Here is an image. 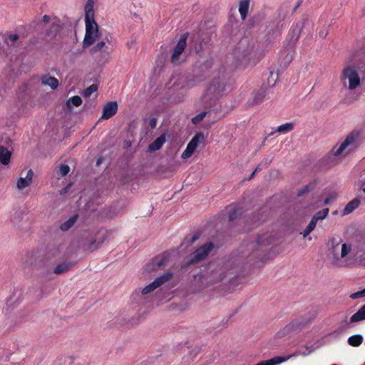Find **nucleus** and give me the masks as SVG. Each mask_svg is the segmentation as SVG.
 Returning a JSON list of instances; mask_svg holds the SVG:
<instances>
[{
  "label": "nucleus",
  "instance_id": "f257e3e1",
  "mask_svg": "<svg viewBox=\"0 0 365 365\" xmlns=\"http://www.w3.org/2000/svg\"><path fill=\"white\" fill-rule=\"evenodd\" d=\"M272 241L273 237L268 232L244 240L240 247L241 257L251 264L266 259Z\"/></svg>",
  "mask_w": 365,
  "mask_h": 365
},
{
  "label": "nucleus",
  "instance_id": "f03ea898",
  "mask_svg": "<svg viewBox=\"0 0 365 365\" xmlns=\"http://www.w3.org/2000/svg\"><path fill=\"white\" fill-rule=\"evenodd\" d=\"M232 55L236 66L245 68L249 65H255L259 61L262 50L257 40L245 36L235 46Z\"/></svg>",
  "mask_w": 365,
  "mask_h": 365
},
{
  "label": "nucleus",
  "instance_id": "7ed1b4c3",
  "mask_svg": "<svg viewBox=\"0 0 365 365\" xmlns=\"http://www.w3.org/2000/svg\"><path fill=\"white\" fill-rule=\"evenodd\" d=\"M241 269L239 264H237V260L231 258L220 267L212 269L209 274L203 275V277L207 282L212 284L223 281L229 282L237 277Z\"/></svg>",
  "mask_w": 365,
  "mask_h": 365
},
{
  "label": "nucleus",
  "instance_id": "20e7f679",
  "mask_svg": "<svg viewBox=\"0 0 365 365\" xmlns=\"http://www.w3.org/2000/svg\"><path fill=\"white\" fill-rule=\"evenodd\" d=\"M93 1L88 0L85 6L86 34L83 41V48H88L93 45L100 36L98 24L94 19Z\"/></svg>",
  "mask_w": 365,
  "mask_h": 365
},
{
  "label": "nucleus",
  "instance_id": "39448f33",
  "mask_svg": "<svg viewBox=\"0 0 365 365\" xmlns=\"http://www.w3.org/2000/svg\"><path fill=\"white\" fill-rule=\"evenodd\" d=\"M59 255L60 251L56 247L44 252L37 250L31 255V264L44 273H49L53 270V267L56 263Z\"/></svg>",
  "mask_w": 365,
  "mask_h": 365
},
{
  "label": "nucleus",
  "instance_id": "423d86ee",
  "mask_svg": "<svg viewBox=\"0 0 365 365\" xmlns=\"http://www.w3.org/2000/svg\"><path fill=\"white\" fill-rule=\"evenodd\" d=\"M225 86L224 77L218 75L213 78L205 93L201 97L202 103L205 108H211L216 106L218 99L222 96Z\"/></svg>",
  "mask_w": 365,
  "mask_h": 365
},
{
  "label": "nucleus",
  "instance_id": "0eeeda50",
  "mask_svg": "<svg viewBox=\"0 0 365 365\" xmlns=\"http://www.w3.org/2000/svg\"><path fill=\"white\" fill-rule=\"evenodd\" d=\"M286 16L285 11L279 9L276 16L267 22L264 29V38L267 44H270L277 36H280Z\"/></svg>",
  "mask_w": 365,
  "mask_h": 365
},
{
  "label": "nucleus",
  "instance_id": "6e6552de",
  "mask_svg": "<svg viewBox=\"0 0 365 365\" xmlns=\"http://www.w3.org/2000/svg\"><path fill=\"white\" fill-rule=\"evenodd\" d=\"M214 248L212 242H207L190 253L186 260L180 265L181 270L187 271L188 269L202 262L208 256L210 251Z\"/></svg>",
  "mask_w": 365,
  "mask_h": 365
},
{
  "label": "nucleus",
  "instance_id": "1a4fd4ad",
  "mask_svg": "<svg viewBox=\"0 0 365 365\" xmlns=\"http://www.w3.org/2000/svg\"><path fill=\"white\" fill-rule=\"evenodd\" d=\"M212 67V62L208 60L196 63L192 71V78L187 81V85L193 87L196 83L205 81L210 76Z\"/></svg>",
  "mask_w": 365,
  "mask_h": 365
},
{
  "label": "nucleus",
  "instance_id": "9d476101",
  "mask_svg": "<svg viewBox=\"0 0 365 365\" xmlns=\"http://www.w3.org/2000/svg\"><path fill=\"white\" fill-rule=\"evenodd\" d=\"M307 22L308 19L303 18L292 25L287 35V40L289 45L292 46H295L299 38L302 29L304 28Z\"/></svg>",
  "mask_w": 365,
  "mask_h": 365
},
{
  "label": "nucleus",
  "instance_id": "9b49d317",
  "mask_svg": "<svg viewBox=\"0 0 365 365\" xmlns=\"http://www.w3.org/2000/svg\"><path fill=\"white\" fill-rule=\"evenodd\" d=\"M187 36L188 33H185L181 35L177 44L174 47L173 53L170 58V61L173 64L178 65L180 63V57L186 47Z\"/></svg>",
  "mask_w": 365,
  "mask_h": 365
},
{
  "label": "nucleus",
  "instance_id": "f8f14e48",
  "mask_svg": "<svg viewBox=\"0 0 365 365\" xmlns=\"http://www.w3.org/2000/svg\"><path fill=\"white\" fill-rule=\"evenodd\" d=\"M344 78H349L350 90L355 89L360 84V78L357 71L353 66H347L343 71Z\"/></svg>",
  "mask_w": 365,
  "mask_h": 365
},
{
  "label": "nucleus",
  "instance_id": "ddd939ff",
  "mask_svg": "<svg viewBox=\"0 0 365 365\" xmlns=\"http://www.w3.org/2000/svg\"><path fill=\"white\" fill-rule=\"evenodd\" d=\"M63 26L60 23V20L56 19L52 22L50 27L46 31L45 36L48 41L54 40L56 36L62 31Z\"/></svg>",
  "mask_w": 365,
  "mask_h": 365
},
{
  "label": "nucleus",
  "instance_id": "4468645a",
  "mask_svg": "<svg viewBox=\"0 0 365 365\" xmlns=\"http://www.w3.org/2000/svg\"><path fill=\"white\" fill-rule=\"evenodd\" d=\"M118 103L116 101H108L103 108L101 119L108 120L113 117L118 111Z\"/></svg>",
  "mask_w": 365,
  "mask_h": 365
},
{
  "label": "nucleus",
  "instance_id": "2eb2a0df",
  "mask_svg": "<svg viewBox=\"0 0 365 365\" xmlns=\"http://www.w3.org/2000/svg\"><path fill=\"white\" fill-rule=\"evenodd\" d=\"M359 133L356 130L351 131L345 138L344 141L341 144V145L334 152V156H338L341 155V153L344 151L345 148H346L349 145L352 144L356 138L359 136Z\"/></svg>",
  "mask_w": 365,
  "mask_h": 365
},
{
  "label": "nucleus",
  "instance_id": "dca6fc26",
  "mask_svg": "<svg viewBox=\"0 0 365 365\" xmlns=\"http://www.w3.org/2000/svg\"><path fill=\"white\" fill-rule=\"evenodd\" d=\"M266 13L264 11L261 10L255 13L250 17L247 22V26L248 29H252L258 26L261 22L265 19Z\"/></svg>",
  "mask_w": 365,
  "mask_h": 365
},
{
  "label": "nucleus",
  "instance_id": "f3484780",
  "mask_svg": "<svg viewBox=\"0 0 365 365\" xmlns=\"http://www.w3.org/2000/svg\"><path fill=\"white\" fill-rule=\"evenodd\" d=\"M306 326V324L301 322L293 321L284 327L282 330V335L289 334L292 332H297Z\"/></svg>",
  "mask_w": 365,
  "mask_h": 365
},
{
  "label": "nucleus",
  "instance_id": "a211bd4d",
  "mask_svg": "<svg viewBox=\"0 0 365 365\" xmlns=\"http://www.w3.org/2000/svg\"><path fill=\"white\" fill-rule=\"evenodd\" d=\"M267 94V88L263 85L259 89L255 90L252 93L253 102L252 104H259L262 102L263 99Z\"/></svg>",
  "mask_w": 365,
  "mask_h": 365
},
{
  "label": "nucleus",
  "instance_id": "6ab92c4d",
  "mask_svg": "<svg viewBox=\"0 0 365 365\" xmlns=\"http://www.w3.org/2000/svg\"><path fill=\"white\" fill-rule=\"evenodd\" d=\"M34 176V172L31 169H30L25 178H19L17 180V187L19 190H22L28 186H29L32 182V178Z\"/></svg>",
  "mask_w": 365,
  "mask_h": 365
},
{
  "label": "nucleus",
  "instance_id": "aec40b11",
  "mask_svg": "<svg viewBox=\"0 0 365 365\" xmlns=\"http://www.w3.org/2000/svg\"><path fill=\"white\" fill-rule=\"evenodd\" d=\"M166 140V134L163 133L148 145V150L154 152L160 150Z\"/></svg>",
  "mask_w": 365,
  "mask_h": 365
},
{
  "label": "nucleus",
  "instance_id": "412c9836",
  "mask_svg": "<svg viewBox=\"0 0 365 365\" xmlns=\"http://www.w3.org/2000/svg\"><path fill=\"white\" fill-rule=\"evenodd\" d=\"M21 293L14 292L6 301V309H13L21 302Z\"/></svg>",
  "mask_w": 365,
  "mask_h": 365
},
{
  "label": "nucleus",
  "instance_id": "4be33fe9",
  "mask_svg": "<svg viewBox=\"0 0 365 365\" xmlns=\"http://www.w3.org/2000/svg\"><path fill=\"white\" fill-rule=\"evenodd\" d=\"M75 262H72L61 263L53 269L52 272L56 274H61L66 273L68 272L75 265Z\"/></svg>",
  "mask_w": 365,
  "mask_h": 365
},
{
  "label": "nucleus",
  "instance_id": "5701e85b",
  "mask_svg": "<svg viewBox=\"0 0 365 365\" xmlns=\"http://www.w3.org/2000/svg\"><path fill=\"white\" fill-rule=\"evenodd\" d=\"M12 152L9 150L4 145H0V163L7 165L10 163Z\"/></svg>",
  "mask_w": 365,
  "mask_h": 365
},
{
  "label": "nucleus",
  "instance_id": "b1692460",
  "mask_svg": "<svg viewBox=\"0 0 365 365\" xmlns=\"http://www.w3.org/2000/svg\"><path fill=\"white\" fill-rule=\"evenodd\" d=\"M169 254L168 252H164L160 256H156L151 261L153 262L154 265L160 269L167 265V262L169 259Z\"/></svg>",
  "mask_w": 365,
  "mask_h": 365
},
{
  "label": "nucleus",
  "instance_id": "393cba45",
  "mask_svg": "<svg viewBox=\"0 0 365 365\" xmlns=\"http://www.w3.org/2000/svg\"><path fill=\"white\" fill-rule=\"evenodd\" d=\"M205 140V135L202 132L197 133L188 143L187 146L195 150L198 145Z\"/></svg>",
  "mask_w": 365,
  "mask_h": 365
},
{
  "label": "nucleus",
  "instance_id": "a878e982",
  "mask_svg": "<svg viewBox=\"0 0 365 365\" xmlns=\"http://www.w3.org/2000/svg\"><path fill=\"white\" fill-rule=\"evenodd\" d=\"M360 203L361 200L357 197L349 202L347 205L345 206L344 209L343 210L342 215L344 216L351 213L353 211H354L356 208L359 207Z\"/></svg>",
  "mask_w": 365,
  "mask_h": 365
},
{
  "label": "nucleus",
  "instance_id": "bb28decb",
  "mask_svg": "<svg viewBox=\"0 0 365 365\" xmlns=\"http://www.w3.org/2000/svg\"><path fill=\"white\" fill-rule=\"evenodd\" d=\"M201 235L200 232H196L192 236H187L185 237L184 240L180 245L181 247H184L185 249L190 247L196 240H197Z\"/></svg>",
  "mask_w": 365,
  "mask_h": 365
},
{
  "label": "nucleus",
  "instance_id": "cd10ccee",
  "mask_svg": "<svg viewBox=\"0 0 365 365\" xmlns=\"http://www.w3.org/2000/svg\"><path fill=\"white\" fill-rule=\"evenodd\" d=\"M250 0H240L239 12L242 20H245L248 14Z\"/></svg>",
  "mask_w": 365,
  "mask_h": 365
},
{
  "label": "nucleus",
  "instance_id": "c85d7f7f",
  "mask_svg": "<svg viewBox=\"0 0 365 365\" xmlns=\"http://www.w3.org/2000/svg\"><path fill=\"white\" fill-rule=\"evenodd\" d=\"M317 181L313 180L309 182L307 185L301 187L297 192V196L301 197L305 194L309 193V192L314 190L317 186Z\"/></svg>",
  "mask_w": 365,
  "mask_h": 365
},
{
  "label": "nucleus",
  "instance_id": "c756f323",
  "mask_svg": "<svg viewBox=\"0 0 365 365\" xmlns=\"http://www.w3.org/2000/svg\"><path fill=\"white\" fill-rule=\"evenodd\" d=\"M365 320V304L350 317V322H358Z\"/></svg>",
  "mask_w": 365,
  "mask_h": 365
},
{
  "label": "nucleus",
  "instance_id": "7c9ffc66",
  "mask_svg": "<svg viewBox=\"0 0 365 365\" xmlns=\"http://www.w3.org/2000/svg\"><path fill=\"white\" fill-rule=\"evenodd\" d=\"M78 215H74L72 217H71L68 220H67L66 222L62 223L60 226V229L63 232H66L69 229H71L74 224L78 220Z\"/></svg>",
  "mask_w": 365,
  "mask_h": 365
},
{
  "label": "nucleus",
  "instance_id": "2f4dec72",
  "mask_svg": "<svg viewBox=\"0 0 365 365\" xmlns=\"http://www.w3.org/2000/svg\"><path fill=\"white\" fill-rule=\"evenodd\" d=\"M82 103V99L78 96H74L66 101V105L68 110L71 112L73 106H79Z\"/></svg>",
  "mask_w": 365,
  "mask_h": 365
},
{
  "label": "nucleus",
  "instance_id": "473e14b6",
  "mask_svg": "<svg viewBox=\"0 0 365 365\" xmlns=\"http://www.w3.org/2000/svg\"><path fill=\"white\" fill-rule=\"evenodd\" d=\"M364 340V337L361 334H354L349 337L348 344L354 347L360 346Z\"/></svg>",
  "mask_w": 365,
  "mask_h": 365
},
{
  "label": "nucleus",
  "instance_id": "72a5a7b5",
  "mask_svg": "<svg viewBox=\"0 0 365 365\" xmlns=\"http://www.w3.org/2000/svg\"><path fill=\"white\" fill-rule=\"evenodd\" d=\"M242 215V208L240 207H232L228 212V219L230 221H234Z\"/></svg>",
  "mask_w": 365,
  "mask_h": 365
},
{
  "label": "nucleus",
  "instance_id": "f704fd0d",
  "mask_svg": "<svg viewBox=\"0 0 365 365\" xmlns=\"http://www.w3.org/2000/svg\"><path fill=\"white\" fill-rule=\"evenodd\" d=\"M42 83L48 86L51 89H56L58 86V79L52 76H45L42 80Z\"/></svg>",
  "mask_w": 365,
  "mask_h": 365
},
{
  "label": "nucleus",
  "instance_id": "c9c22d12",
  "mask_svg": "<svg viewBox=\"0 0 365 365\" xmlns=\"http://www.w3.org/2000/svg\"><path fill=\"white\" fill-rule=\"evenodd\" d=\"M318 221L314 217H312L307 227L304 230L303 232H300L304 237H307L316 227Z\"/></svg>",
  "mask_w": 365,
  "mask_h": 365
},
{
  "label": "nucleus",
  "instance_id": "e433bc0d",
  "mask_svg": "<svg viewBox=\"0 0 365 365\" xmlns=\"http://www.w3.org/2000/svg\"><path fill=\"white\" fill-rule=\"evenodd\" d=\"M293 129L294 123L292 122H289L278 126L276 131L279 133H287L292 131Z\"/></svg>",
  "mask_w": 365,
  "mask_h": 365
},
{
  "label": "nucleus",
  "instance_id": "4c0bfd02",
  "mask_svg": "<svg viewBox=\"0 0 365 365\" xmlns=\"http://www.w3.org/2000/svg\"><path fill=\"white\" fill-rule=\"evenodd\" d=\"M353 322H350V320L347 321V317H345L344 320L341 323L340 326L334 331V333L336 334H342L349 328V324H352Z\"/></svg>",
  "mask_w": 365,
  "mask_h": 365
},
{
  "label": "nucleus",
  "instance_id": "58836bf2",
  "mask_svg": "<svg viewBox=\"0 0 365 365\" xmlns=\"http://www.w3.org/2000/svg\"><path fill=\"white\" fill-rule=\"evenodd\" d=\"M278 78V73H275L273 71L269 72V76L267 78V86H265L267 88H273Z\"/></svg>",
  "mask_w": 365,
  "mask_h": 365
},
{
  "label": "nucleus",
  "instance_id": "ea45409f",
  "mask_svg": "<svg viewBox=\"0 0 365 365\" xmlns=\"http://www.w3.org/2000/svg\"><path fill=\"white\" fill-rule=\"evenodd\" d=\"M143 294H141V290L136 289L131 295L132 302H135L138 304L142 303L144 300V297H143Z\"/></svg>",
  "mask_w": 365,
  "mask_h": 365
},
{
  "label": "nucleus",
  "instance_id": "a19ab883",
  "mask_svg": "<svg viewBox=\"0 0 365 365\" xmlns=\"http://www.w3.org/2000/svg\"><path fill=\"white\" fill-rule=\"evenodd\" d=\"M98 85L96 83H93L91 86H89L88 88H86L82 93V95L88 98L91 96V95L96 92L98 90Z\"/></svg>",
  "mask_w": 365,
  "mask_h": 365
},
{
  "label": "nucleus",
  "instance_id": "79ce46f5",
  "mask_svg": "<svg viewBox=\"0 0 365 365\" xmlns=\"http://www.w3.org/2000/svg\"><path fill=\"white\" fill-rule=\"evenodd\" d=\"M329 212V208H324L322 210L318 211L314 216L317 221L322 220L327 217Z\"/></svg>",
  "mask_w": 365,
  "mask_h": 365
},
{
  "label": "nucleus",
  "instance_id": "37998d69",
  "mask_svg": "<svg viewBox=\"0 0 365 365\" xmlns=\"http://www.w3.org/2000/svg\"><path fill=\"white\" fill-rule=\"evenodd\" d=\"M51 19V17L50 16L46 14L43 16V19L41 21H39L38 22H36V21H34L31 24V26L33 27L34 29H38L37 27H41L42 26L43 24H46L49 21V20Z\"/></svg>",
  "mask_w": 365,
  "mask_h": 365
},
{
  "label": "nucleus",
  "instance_id": "c03bdc74",
  "mask_svg": "<svg viewBox=\"0 0 365 365\" xmlns=\"http://www.w3.org/2000/svg\"><path fill=\"white\" fill-rule=\"evenodd\" d=\"M333 161V157L332 155H328V156H325L324 158H323L322 159L320 160L319 161V165L320 166H324V167H331L332 166V163Z\"/></svg>",
  "mask_w": 365,
  "mask_h": 365
},
{
  "label": "nucleus",
  "instance_id": "a18cd8bd",
  "mask_svg": "<svg viewBox=\"0 0 365 365\" xmlns=\"http://www.w3.org/2000/svg\"><path fill=\"white\" fill-rule=\"evenodd\" d=\"M5 42L8 44V45H11L13 46L14 44V43L18 40L19 39V36L18 34H9V35H7L6 37H5Z\"/></svg>",
  "mask_w": 365,
  "mask_h": 365
},
{
  "label": "nucleus",
  "instance_id": "49530a36",
  "mask_svg": "<svg viewBox=\"0 0 365 365\" xmlns=\"http://www.w3.org/2000/svg\"><path fill=\"white\" fill-rule=\"evenodd\" d=\"M207 113H208V112L206 110H204V111L200 113L199 114L196 115L191 119L192 123L193 124H198L200 122H201L203 120V118L206 116Z\"/></svg>",
  "mask_w": 365,
  "mask_h": 365
},
{
  "label": "nucleus",
  "instance_id": "de8ad7c7",
  "mask_svg": "<svg viewBox=\"0 0 365 365\" xmlns=\"http://www.w3.org/2000/svg\"><path fill=\"white\" fill-rule=\"evenodd\" d=\"M140 323V317L138 315L131 317L128 322H125L128 327H133Z\"/></svg>",
  "mask_w": 365,
  "mask_h": 365
},
{
  "label": "nucleus",
  "instance_id": "09e8293b",
  "mask_svg": "<svg viewBox=\"0 0 365 365\" xmlns=\"http://www.w3.org/2000/svg\"><path fill=\"white\" fill-rule=\"evenodd\" d=\"M173 277V273L171 272H166L164 274L157 277L158 280H160V283L163 284L165 282L169 281Z\"/></svg>",
  "mask_w": 365,
  "mask_h": 365
},
{
  "label": "nucleus",
  "instance_id": "8fccbe9b",
  "mask_svg": "<svg viewBox=\"0 0 365 365\" xmlns=\"http://www.w3.org/2000/svg\"><path fill=\"white\" fill-rule=\"evenodd\" d=\"M70 172V167L66 164L61 165L59 168V175L61 177H64L68 174Z\"/></svg>",
  "mask_w": 365,
  "mask_h": 365
},
{
  "label": "nucleus",
  "instance_id": "3c124183",
  "mask_svg": "<svg viewBox=\"0 0 365 365\" xmlns=\"http://www.w3.org/2000/svg\"><path fill=\"white\" fill-rule=\"evenodd\" d=\"M194 152H195L194 150H192L191 148H190L187 145L186 149L183 151V153L181 155V158L187 159V158H190Z\"/></svg>",
  "mask_w": 365,
  "mask_h": 365
},
{
  "label": "nucleus",
  "instance_id": "603ef678",
  "mask_svg": "<svg viewBox=\"0 0 365 365\" xmlns=\"http://www.w3.org/2000/svg\"><path fill=\"white\" fill-rule=\"evenodd\" d=\"M365 297V288L361 291H358L356 292L352 293L349 297L352 299H356L359 298H362Z\"/></svg>",
  "mask_w": 365,
  "mask_h": 365
},
{
  "label": "nucleus",
  "instance_id": "864d4df0",
  "mask_svg": "<svg viewBox=\"0 0 365 365\" xmlns=\"http://www.w3.org/2000/svg\"><path fill=\"white\" fill-rule=\"evenodd\" d=\"M351 250V247L347 246L346 243L343 244L341 250V258L345 257Z\"/></svg>",
  "mask_w": 365,
  "mask_h": 365
},
{
  "label": "nucleus",
  "instance_id": "5fc2aeb1",
  "mask_svg": "<svg viewBox=\"0 0 365 365\" xmlns=\"http://www.w3.org/2000/svg\"><path fill=\"white\" fill-rule=\"evenodd\" d=\"M158 269V268L154 265V264L152 261L148 263L145 268V271H146L147 272H155V271H157Z\"/></svg>",
  "mask_w": 365,
  "mask_h": 365
},
{
  "label": "nucleus",
  "instance_id": "6e6d98bb",
  "mask_svg": "<svg viewBox=\"0 0 365 365\" xmlns=\"http://www.w3.org/2000/svg\"><path fill=\"white\" fill-rule=\"evenodd\" d=\"M106 45V42L104 41H102L101 42H98L96 46H94L92 48V51L93 52L99 51L103 48Z\"/></svg>",
  "mask_w": 365,
  "mask_h": 365
},
{
  "label": "nucleus",
  "instance_id": "4d7b16f0",
  "mask_svg": "<svg viewBox=\"0 0 365 365\" xmlns=\"http://www.w3.org/2000/svg\"><path fill=\"white\" fill-rule=\"evenodd\" d=\"M98 247V246L96 245V239H94V238L91 239L89 246L88 247V250H89L91 252H93L94 250H97Z\"/></svg>",
  "mask_w": 365,
  "mask_h": 365
},
{
  "label": "nucleus",
  "instance_id": "13d9d810",
  "mask_svg": "<svg viewBox=\"0 0 365 365\" xmlns=\"http://www.w3.org/2000/svg\"><path fill=\"white\" fill-rule=\"evenodd\" d=\"M336 194L332 193L327 197L324 201V205H328L331 202L336 198Z\"/></svg>",
  "mask_w": 365,
  "mask_h": 365
},
{
  "label": "nucleus",
  "instance_id": "bf43d9fd",
  "mask_svg": "<svg viewBox=\"0 0 365 365\" xmlns=\"http://www.w3.org/2000/svg\"><path fill=\"white\" fill-rule=\"evenodd\" d=\"M153 291H154V289L152 287V286L150 285V284H149L148 285L145 286L142 290H141V294H147L148 293H150L152 292Z\"/></svg>",
  "mask_w": 365,
  "mask_h": 365
},
{
  "label": "nucleus",
  "instance_id": "052dcab7",
  "mask_svg": "<svg viewBox=\"0 0 365 365\" xmlns=\"http://www.w3.org/2000/svg\"><path fill=\"white\" fill-rule=\"evenodd\" d=\"M305 349H306V350H304V351H299V353L304 356H307V355L309 354L310 353H312L314 350V349L312 346H305Z\"/></svg>",
  "mask_w": 365,
  "mask_h": 365
},
{
  "label": "nucleus",
  "instance_id": "680f3d73",
  "mask_svg": "<svg viewBox=\"0 0 365 365\" xmlns=\"http://www.w3.org/2000/svg\"><path fill=\"white\" fill-rule=\"evenodd\" d=\"M157 125V118L153 117L151 118L148 121V125L150 128V129H154L156 127Z\"/></svg>",
  "mask_w": 365,
  "mask_h": 365
},
{
  "label": "nucleus",
  "instance_id": "e2e57ef3",
  "mask_svg": "<svg viewBox=\"0 0 365 365\" xmlns=\"http://www.w3.org/2000/svg\"><path fill=\"white\" fill-rule=\"evenodd\" d=\"M198 38L202 39V41L200 43V48L197 51H199L200 50H202L204 48V45L207 44V43L210 41V39H207L205 41V39L204 38H202V36H200V35L198 36Z\"/></svg>",
  "mask_w": 365,
  "mask_h": 365
},
{
  "label": "nucleus",
  "instance_id": "0e129e2a",
  "mask_svg": "<svg viewBox=\"0 0 365 365\" xmlns=\"http://www.w3.org/2000/svg\"><path fill=\"white\" fill-rule=\"evenodd\" d=\"M150 284L152 286V287L154 289V290L155 289H157L158 287H159L160 286H161V284L160 283V280H158L157 278Z\"/></svg>",
  "mask_w": 365,
  "mask_h": 365
},
{
  "label": "nucleus",
  "instance_id": "69168bd1",
  "mask_svg": "<svg viewBox=\"0 0 365 365\" xmlns=\"http://www.w3.org/2000/svg\"><path fill=\"white\" fill-rule=\"evenodd\" d=\"M320 37L326 38L328 35V31L325 29L321 30L319 33Z\"/></svg>",
  "mask_w": 365,
  "mask_h": 365
},
{
  "label": "nucleus",
  "instance_id": "338daca9",
  "mask_svg": "<svg viewBox=\"0 0 365 365\" xmlns=\"http://www.w3.org/2000/svg\"><path fill=\"white\" fill-rule=\"evenodd\" d=\"M255 175H256V173L255 171H253L252 173V174L250 175V176L248 178V180H251L252 178H253Z\"/></svg>",
  "mask_w": 365,
  "mask_h": 365
},
{
  "label": "nucleus",
  "instance_id": "774afa93",
  "mask_svg": "<svg viewBox=\"0 0 365 365\" xmlns=\"http://www.w3.org/2000/svg\"><path fill=\"white\" fill-rule=\"evenodd\" d=\"M261 170V168L259 167V165H258L255 170L254 171L257 173L258 172H259Z\"/></svg>",
  "mask_w": 365,
  "mask_h": 365
}]
</instances>
